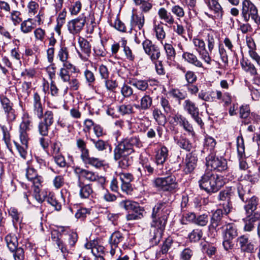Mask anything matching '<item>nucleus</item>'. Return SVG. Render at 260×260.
I'll return each mask as SVG.
<instances>
[{
  "mask_svg": "<svg viewBox=\"0 0 260 260\" xmlns=\"http://www.w3.org/2000/svg\"><path fill=\"white\" fill-rule=\"evenodd\" d=\"M134 152L123 139L118 143L114 149V159L118 160V166L122 169H127L133 162V158L130 155Z\"/></svg>",
  "mask_w": 260,
  "mask_h": 260,
  "instance_id": "f257e3e1",
  "label": "nucleus"
},
{
  "mask_svg": "<svg viewBox=\"0 0 260 260\" xmlns=\"http://www.w3.org/2000/svg\"><path fill=\"white\" fill-rule=\"evenodd\" d=\"M222 177L210 171H207L199 180L200 188L208 193L218 191L223 185Z\"/></svg>",
  "mask_w": 260,
  "mask_h": 260,
  "instance_id": "f03ea898",
  "label": "nucleus"
},
{
  "mask_svg": "<svg viewBox=\"0 0 260 260\" xmlns=\"http://www.w3.org/2000/svg\"><path fill=\"white\" fill-rule=\"evenodd\" d=\"M64 241L63 242L61 238L59 237L58 233L54 232L51 234L52 241L56 244L57 247L64 255L66 253H72L71 251L74 250L78 239L77 233L71 231L67 232L64 234Z\"/></svg>",
  "mask_w": 260,
  "mask_h": 260,
  "instance_id": "7ed1b4c3",
  "label": "nucleus"
},
{
  "mask_svg": "<svg viewBox=\"0 0 260 260\" xmlns=\"http://www.w3.org/2000/svg\"><path fill=\"white\" fill-rule=\"evenodd\" d=\"M223 238L222 245L228 251L234 248L233 240L238 237L239 233L237 224L233 222L226 223L221 227Z\"/></svg>",
  "mask_w": 260,
  "mask_h": 260,
  "instance_id": "20e7f679",
  "label": "nucleus"
},
{
  "mask_svg": "<svg viewBox=\"0 0 260 260\" xmlns=\"http://www.w3.org/2000/svg\"><path fill=\"white\" fill-rule=\"evenodd\" d=\"M119 205L128 211V214L126 216L127 220L141 219L146 213L144 208L140 207L138 203L131 200H123L120 202Z\"/></svg>",
  "mask_w": 260,
  "mask_h": 260,
  "instance_id": "39448f33",
  "label": "nucleus"
},
{
  "mask_svg": "<svg viewBox=\"0 0 260 260\" xmlns=\"http://www.w3.org/2000/svg\"><path fill=\"white\" fill-rule=\"evenodd\" d=\"M44 110L39 112V114H35L37 117L41 119L38 123V129L39 134L42 136H47L48 135L49 130L54 122V113L47 110L43 112Z\"/></svg>",
  "mask_w": 260,
  "mask_h": 260,
  "instance_id": "423d86ee",
  "label": "nucleus"
},
{
  "mask_svg": "<svg viewBox=\"0 0 260 260\" xmlns=\"http://www.w3.org/2000/svg\"><path fill=\"white\" fill-rule=\"evenodd\" d=\"M198 98L206 102H213L215 99H217L221 101L224 103V106H229L232 102V95L231 93L228 92L222 93L219 90H212L209 92L201 90L198 94Z\"/></svg>",
  "mask_w": 260,
  "mask_h": 260,
  "instance_id": "0eeeda50",
  "label": "nucleus"
},
{
  "mask_svg": "<svg viewBox=\"0 0 260 260\" xmlns=\"http://www.w3.org/2000/svg\"><path fill=\"white\" fill-rule=\"evenodd\" d=\"M152 182L154 187L163 191H173L178 187L176 178L174 175L157 177L154 179Z\"/></svg>",
  "mask_w": 260,
  "mask_h": 260,
  "instance_id": "6e6552de",
  "label": "nucleus"
},
{
  "mask_svg": "<svg viewBox=\"0 0 260 260\" xmlns=\"http://www.w3.org/2000/svg\"><path fill=\"white\" fill-rule=\"evenodd\" d=\"M242 6L241 15L245 21L247 22L251 19L256 23L260 22V18L258 16L257 9L250 0L243 1Z\"/></svg>",
  "mask_w": 260,
  "mask_h": 260,
  "instance_id": "1a4fd4ad",
  "label": "nucleus"
},
{
  "mask_svg": "<svg viewBox=\"0 0 260 260\" xmlns=\"http://www.w3.org/2000/svg\"><path fill=\"white\" fill-rule=\"evenodd\" d=\"M206 165L212 169L218 172H223L228 169L227 161L222 157L216 156L214 152H211L206 158Z\"/></svg>",
  "mask_w": 260,
  "mask_h": 260,
  "instance_id": "9d476101",
  "label": "nucleus"
},
{
  "mask_svg": "<svg viewBox=\"0 0 260 260\" xmlns=\"http://www.w3.org/2000/svg\"><path fill=\"white\" fill-rule=\"evenodd\" d=\"M143 49L152 62H155L160 57L161 53L159 47L153 44L149 39H145L142 42Z\"/></svg>",
  "mask_w": 260,
  "mask_h": 260,
  "instance_id": "9b49d317",
  "label": "nucleus"
},
{
  "mask_svg": "<svg viewBox=\"0 0 260 260\" xmlns=\"http://www.w3.org/2000/svg\"><path fill=\"white\" fill-rule=\"evenodd\" d=\"M182 107L184 111L190 115L199 125L203 124V121L199 115V108L194 102L190 99H186L182 104Z\"/></svg>",
  "mask_w": 260,
  "mask_h": 260,
  "instance_id": "f8f14e48",
  "label": "nucleus"
},
{
  "mask_svg": "<svg viewBox=\"0 0 260 260\" xmlns=\"http://www.w3.org/2000/svg\"><path fill=\"white\" fill-rule=\"evenodd\" d=\"M86 22V16L82 14L68 22V30L70 34L75 35L79 34L83 29Z\"/></svg>",
  "mask_w": 260,
  "mask_h": 260,
  "instance_id": "ddd939ff",
  "label": "nucleus"
},
{
  "mask_svg": "<svg viewBox=\"0 0 260 260\" xmlns=\"http://www.w3.org/2000/svg\"><path fill=\"white\" fill-rule=\"evenodd\" d=\"M209 12H205V14L208 17L213 19H220L222 17L223 11L218 2V0H206Z\"/></svg>",
  "mask_w": 260,
  "mask_h": 260,
  "instance_id": "4468645a",
  "label": "nucleus"
},
{
  "mask_svg": "<svg viewBox=\"0 0 260 260\" xmlns=\"http://www.w3.org/2000/svg\"><path fill=\"white\" fill-rule=\"evenodd\" d=\"M237 243L242 252L253 253L255 252L256 248L254 243L249 239L247 235H243L238 237L237 239Z\"/></svg>",
  "mask_w": 260,
  "mask_h": 260,
  "instance_id": "2eb2a0df",
  "label": "nucleus"
},
{
  "mask_svg": "<svg viewBox=\"0 0 260 260\" xmlns=\"http://www.w3.org/2000/svg\"><path fill=\"white\" fill-rule=\"evenodd\" d=\"M170 212L171 207L169 203L159 201L153 207L151 216L168 218Z\"/></svg>",
  "mask_w": 260,
  "mask_h": 260,
  "instance_id": "dca6fc26",
  "label": "nucleus"
},
{
  "mask_svg": "<svg viewBox=\"0 0 260 260\" xmlns=\"http://www.w3.org/2000/svg\"><path fill=\"white\" fill-rule=\"evenodd\" d=\"M74 172L78 178V181L84 179L90 182L96 181L98 175L95 172L81 168L78 166L74 167Z\"/></svg>",
  "mask_w": 260,
  "mask_h": 260,
  "instance_id": "f3484780",
  "label": "nucleus"
},
{
  "mask_svg": "<svg viewBox=\"0 0 260 260\" xmlns=\"http://www.w3.org/2000/svg\"><path fill=\"white\" fill-rule=\"evenodd\" d=\"M0 101L8 119L11 121L14 120L16 118V115L15 110L13 108V103L4 95H0Z\"/></svg>",
  "mask_w": 260,
  "mask_h": 260,
  "instance_id": "a211bd4d",
  "label": "nucleus"
},
{
  "mask_svg": "<svg viewBox=\"0 0 260 260\" xmlns=\"http://www.w3.org/2000/svg\"><path fill=\"white\" fill-rule=\"evenodd\" d=\"M198 158L195 154L189 153L186 155L183 162V171L185 174L192 173L197 166Z\"/></svg>",
  "mask_w": 260,
  "mask_h": 260,
  "instance_id": "6ab92c4d",
  "label": "nucleus"
},
{
  "mask_svg": "<svg viewBox=\"0 0 260 260\" xmlns=\"http://www.w3.org/2000/svg\"><path fill=\"white\" fill-rule=\"evenodd\" d=\"M78 43L80 51H78V54L82 60L87 61L90 55L91 45L87 40L81 37L78 38Z\"/></svg>",
  "mask_w": 260,
  "mask_h": 260,
  "instance_id": "aec40b11",
  "label": "nucleus"
},
{
  "mask_svg": "<svg viewBox=\"0 0 260 260\" xmlns=\"http://www.w3.org/2000/svg\"><path fill=\"white\" fill-rule=\"evenodd\" d=\"M260 219V213H255L253 215H246L243 219L244 222L243 231L251 232L255 229V222Z\"/></svg>",
  "mask_w": 260,
  "mask_h": 260,
  "instance_id": "412c9836",
  "label": "nucleus"
},
{
  "mask_svg": "<svg viewBox=\"0 0 260 260\" xmlns=\"http://www.w3.org/2000/svg\"><path fill=\"white\" fill-rule=\"evenodd\" d=\"M125 237L122 233L119 231L113 232L110 237L109 243L111 246L110 254L113 255L115 253V248L118 247V244L122 243Z\"/></svg>",
  "mask_w": 260,
  "mask_h": 260,
  "instance_id": "4be33fe9",
  "label": "nucleus"
},
{
  "mask_svg": "<svg viewBox=\"0 0 260 260\" xmlns=\"http://www.w3.org/2000/svg\"><path fill=\"white\" fill-rule=\"evenodd\" d=\"M76 70V68L73 64L66 63L62 64V67L60 69L58 75L63 82H69L71 78L70 74L75 73Z\"/></svg>",
  "mask_w": 260,
  "mask_h": 260,
  "instance_id": "5701e85b",
  "label": "nucleus"
},
{
  "mask_svg": "<svg viewBox=\"0 0 260 260\" xmlns=\"http://www.w3.org/2000/svg\"><path fill=\"white\" fill-rule=\"evenodd\" d=\"M244 206V209L246 215H253L255 213H259L255 211L257 208L259 203V199L255 196H253L245 202Z\"/></svg>",
  "mask_w": 260,
  "mask_h": 260,
  "instance_id": "b1692460",
  "label": "nucleus"
},
{
  "mask_svg": "<svg viewBox=\"0 0 260 260\" xmlns=\"http://www.w3.org/2000/svg\"><path fill=\"white\" fill-rule=\"evenodd\" d=\"M223 217V211L222 209H217L212 215L210 224L208 228L210 230H215L217 231V228L221 224L222 219Z\"/></svg>",
  "mask_w": 260,
  "mask_h": 260,
  "instance_id": "393cba45",
  "label": "nucleus"
},
{
  "mask_svg": "<svg viewBox=\"0 0 260 260\" xmlns=\"http://www.w3.org/2000/svg\"><path fill=\"white\" fill-rule=\"evenodd\" d=\"M26 177L27 179L31 181L35 187H39L42 182V178L38 175L37 171L29 167L26 169Z\"/></svg>",
  "mask_w": 260,
  "mask_h": 260,
  "instance_id": "a878e982",
  "label": "nucleus"
},
{
  "mask_svg": "<svg viewBox=\"0 0 260 260\" xmlns=\"http://www.w3.org/2000/svg\"><path fill=\"white\" fill-rule=\"evenodd\" d=\"M241 143H240L239 139L237 142V152L239 158V168L241 170H245L248 168L246 162L244 160L245 157V147L243 139L241 138Z\"/></svg>",
  "mask_w": 260,
  "mask_h": 260,
  "instance_id": "bb28decb",
  "label": "nucleus"
},
{
  "mask_svg": "<svg viewBox=\"0 0 260 260\" xmlns=\"http://www.w3.org/2000/svg\"><path fill=\"white\" fill-rule=\"evenodd\" d=\"M240 64L242 70L247 74L252 77L258 75V70L255 66L248 59L242 58L240 60Z\"/></svg>",
  "mask_w": 260,
  "mask_h": 260,
  "instance_id": "cd10ccee",
  "label": "nucleus"
},
{
  "mask_svg": "<svg viewBox=\"0 0 260 260\" xmlns=\"http://www.w3.org/2000/svg\"><path fill=\"white\" fill-rule=\"evenodd\" d=\"M151 217L152 219L150 223L151 228L164 232L167 222L168 218L151 216Z\"/></svg>",
  "mask_w": 260,
  "mask_h": 260,
  "instance_id": "c85d7f7f",
  "label": "nucleus"
},
{
  "mask_svg": "<svg viewBox=\"0 0 260 260\" xmlns=\"http://www.w3.org/2000/svg\"><path fill=\"white\" fill-rule=\"evenodd\" d=\"M168 156V150L165 146H162L158 151L155 156V162L160 170L162 169V166L166 162Z\"/></svg>",
  "mask_w": 260,
  "mask_h": 260,
  "instance_id": "c756f323",
  "label": "nucleus"
},
{
  "mask_svg": "<svg viewBox=\"0 0 260 260\" xmlns=\"http://www.w3.org/2000/svg\"><path fill=\"white\" fill-rule=\"evenodd\" d=\"M217 41L216 35L213 30H208L205 33L204 42L207 44L208 50L210 53H212Z\"/></svg>",
  "mask_w": 260,
  "mask_h": 260,
  "instance_id": "7c9ffc66",
  "label": "nucleus"
},
{
  "mask_svg": "<svg viewBox=\"0 0 260 260\" xmlns=\"http://www.w3.org/2000/svg\"><path fill=\"white\" fill-rule=\"evenodd\" d=\"M78 186L79 188V196L82 199L89 198L93 192L91 184H85L81 181H78Z\"/></svg>",
  "mask_w": 260,
  "mask_h": 260,
  "instance_id": "2f4dec72",
  "label": "nucleus"
},
{
  "mask_svg": "<svg viewBox=\"0 0 260 260\" xmlns=\"http://www.w3.org/2000/svg\"><path fill=\"white\" fill-rule=\"evenodd\" d=\"M182 58L189 63L199 68H203L202 62L192 53L183 51Z\"/></svg>",
  "mask_w": 260,
  "mask_h": 260,
  "instance_id": "473e14b6",
  "label": "nucleus"
},
{
  "mask_svg": "<svg viewBox=\"0 0 260 260\" xmlns=\"http://www.w3.org/2000/svg\"><path fill=\"white\" fill-rule=\"evenodd\" d=\"M8 214L11 217L13 224L16 226L17 223H20L22 221L23 215L21 212L15 207H10L8 210Z\"/></svg>",
  "mask_w": 260,
  "mask_h": 260,
  "instance_id": "72a5a7b5",
  "label": "nucleus"
},
{
  "mask_svg": "<svg viewBox=\"0 0 260 260\" xmlns=\"http://www.w3.org/2000/svg\"><path fill=\"white\" fill-rule=\"evenodd\" d=\"M6 245L10 251H14V249L18 247V238L15 234L10 233L5 238Z\"/></svg>",
  "mask_w": 260,
  "mask_h": 260,
  "instance_id": "f704fd0d",
  "label": "nucleus"
},
{
  "mask_svg": "<svg viewBox=\"0 0 260 260\" xmlns=\"http://www.w3.org/2000/svg\"><path fill=\"white\" fill-rule=\"evenodd\" d=\"M158 15L159 18L165 23L172 25L174 23L175 19L171 13L165 8H161L158 10Z\"/></svg>",
  "mask_w": 260,
  "mask_h": 260,
  "instance_id": "c9c22d12",
  "label": "nucleus"
},
{
  "mask_svg": "<svg viewBox=\"0 0 260 260\" xmlns=\"http://www.w3.org/2000/svg\"><path fill=\"white\" fill-rule=\"evenodd\" d=\"M32 21L33 19L32 18H28L26 20L22 21L20 23V29L22 33L27 34L32 32L36 25Z\"/></svg>",
  "mask_w": 260,
  "mask_h": 260,
  "instance_id": "e433bc0d",
  "label": "nucleus"
},
{
  "mask_svg": "<svg viewBox=\"0 0 260 260\" xmlns=\"http://www.w3.org/2000/svg\"><path fill=\"white\" fill-rule=\"evenodd\" d=\"M177 145L187 151H191L192 148V144L190 140L184 136H180L179 138L175 139Z\"/></svg>",
  "mask_w": 260,
  "mask_h": 260,
  "instance_id": "4c0bfd02",
  "label": "nucleus"
},
{
  "mask_svg": "<svg viewBox=\"0 0 260 260\" xmlns=\"http://www.w3.org/2000/svg\"><path fill=\"white\" fill-rule=\"evenodd\" d=\"M145 23V17L143 14H133L131 17V24L132 27L137 26L139 30H142Z\"/></svg>",
  "mask_w": 260,
  "mask_h": 260,
  "instance_id": "58836bf2",
  "label": "nucleus"
},
{
  "mask_svg": "<svg viewBox=\"0 0 260 260\" xmlns=\"http://www.w3.org/2000/svg\"><path fill=\"white\" fill-rule=\"evenodd\" d=\"M152 116L158 125H165L167 122V118L165 114L158 108H154L152 110Z\"/></svg>",
  "mask_w": 260,
  "mask_h": 260,
  "instance_id": "ea45409f",
  "label": "nucleus"
},
{
  "mask_svg": "<svg viewBox=\"0 0 260 260\" xmlns=\"http://www.w3.org/2000/svg\"><path fill=\"white\" fill-rule=\"evenodd\" d=\"M237 192L240 200L243 202L247 201L251 197L250 189L248 187H244L241 184L237 186Z\"/></svg>",
  "mask_w": 260,
  "mask_h": 260,
  "instance_id": "a19ab883",
  "label": "nucleus"
},
{
  "mask_svg": "<svg viewBox=\"0 0 260 260\" xmlns=\"http://www.w3.org/2000/svg\"><path fill=\"white\" fill-rule=\"evenodd\" d=\"M174 119L177 121L180 126H182L184 129L189 133L193 132V128L188 120L181 115H176Z\"/></svg>",
  "mask_w": 260,
  "mask_h": 260,
  "instance_id": "79ce46f5",
  "label": "nucleus"
},
{
  "mask_svg": "<svg viewBox=\"0 0 260 260\" xmlns=\"http://www.w3.org/2000/svg\"><path fill=\"white\" fill-rule=\"evenodd\" d=\"M163 233V232L151 229L149 240L151 246H154L158 245L162 238Z\"/></svg>",
  "mask_w": 260,
  "mask_h": 260,
  "instance_id": "37998d69",
  "label": "nucleus"
},
{
  "mask_svg": "<svg viewBox=\"0 0 260 260\" xmlns=\"http://www.w3.org/2000/svg\"><path fill=\"white\" fill-rule=\"evenodd\" d=\"M260 168L254 170H249L248 173L244 175L242 177L243 178V180L250 182L251 183L254 184L257 182L259 180V171Z\"/></svg>",
  "mask_w": 260,
  "mask_h": 260,
  "instance_id": "c03bdc74",
  "label": "nucleus"
},
{
  "mask_svg": "<svg viewBox=\"0 0 260 260\" xmlns=\"http://www.w3.org/2000/svg\"><path fill=\"white\" fill-rule=\"evenodd\" d=\"M32 108L34 114H39V112L43 110L41 96L38 92H35L33 95Z\"/></svg>",
  "mask_w": 260,
  "mask_h": 260,
  "instance_id": "a18cd8bd",
  "label": "nucleus"
},
{
  "mask_svg": "<svg viewBox=\"0 0 260 260\" xmlns=\"http://www.w3.org/2000/svg\"><path fill=\"white\" fill-rule=\"evenodd\" d=\"M32 126V117L28 113H24L22 117V121L19 125V128L29 131Z\"/></svg>",
  "mask_w": 260,
  "mask_h": 260,
  "instance_id": "49530a36",
  "label": "nucleus"
},
{
  "mask_svg": "<svg viewBox=\"0 0 260 260\" xmlns=\"http://www.w3.org/2000/svg\"><path fill=\"white\" fill-rule=\"evenodd\" d=\"M173 243V240L172 238H167L160 246V249L157 253V255L160 256L161 254H166L168 253L169 249L172 247Z\"/></svg>",
  "mask_w": 260,
  "mask_h": 260,
  "instance_id": "de8ad7c7",
  "label": "nucleus"
},
{
  "mask_svg": "<svg viewBox=\"0 0 260 260\" xmlns=\"http://www.w3.org/2000/svg\"><path fill=\"white\" fill-rule=\"evenodd\" d=\"M234 194V190L230 187L221 191L218 196L220 201L228 202L231 201V198Z\"/></svg>",
  "mask_w": 260,
  "mask_h": 260,
  "instance_id": "09e8293b",
  "label": "nucleus"
},
{
  "mask_svg": "<svg viewBox=\"0 0 260 260\" xmlns=\"http://www.w3.org/2000/svg\"><path fill=\"white\" fill-rule=\"evenodd\" d=\"M69 57L70 55L68 48L65 46H61L58 51L57 57L59 58V60L61 61L63 64H66V63H71L68 61Z\"/></svg>",
  "mask_w": 260,
  "mask_h": 260,
  "instance_id": "8fccbe9b",
  "label": "nucleus"
},
{
  "mask_svg": "<svg viewBox=\"0 0 260 260\" xmlns=\"http://www.w3.org/2000/svg\"><path fill=\"white\" fill-rule=\"evenodd\" d=\"M129 84L142 91H146L149 87L147 81L145 80L133 79L129 81Z\"/></svg>",
  "mask_w": 260,
  "mask_h": 260,
  "instance_id": "3c124183",
  "label": "nucleus"
},
{
  "mask_svg": "<svg viewBox=\"0 0 260 260\" xmlns=\"http://www.w3.org/2000/svg\"><path fill=\"white\" fill-rule=\"evenodd\" d=\"M124 140L131 148H134V146L137 148H141L143 146L142 142L140 140L139 136H133L131 137H127L124 139Z\"/></svg>",
  "mask_w": 260,
  "mask_h": 260,
  "instance_id": "603ef678",
  "label": "nucleus"
},
{
  "mask_svg": "<svg viewBox=\"0 0 260 260\" xmlns=\"http://www.w3.org/2000/svg\"><path fill=\"white\" fill-rule=\"evenodd\" d=\"M168 60H173L176 56V51L173 45L170 43H165L162 44Z\"/></svg>",
  "mask_w": 260,
  "mask_h": 260,
  "instance_id": "864d4df0",
  "label": "nucleus"
},
{
  "mask_svg": "<svg viewBox=\"0 0 260 260\" xmlns=\"http://www.w3.org/2000/svg\"><path fill=\"white\" fill-rule=\"evenodd\" d=\"M69 7V11L72 15H77L80 12L82 4L80 0L73 1Z\"/></svg>",
  "mask_w": 260,
  "mask_h": 260,
  "instance_id": "5fc2aeb1",
  "label": "nucleus"
},
{
  "mask_svg": "<svg viewBox=\"0 0 260 260\" xmlns=\"http://www.w3.org/2000/svg\"><path fill=\"white\" fill-rule=\"evenodd\" d=\"M9 19L14 26H17L22 22L21 13L17 10H12L10 13Z\"/></svg>",
  "mask_w": 260,
  "mask_h": 260,
  "instance_id": "6e6d98bb",
  "label": "nucleus"
},
{
  "mask_svg": "<svg viewBox=\"0 0 260 260\" xmlns=\"http://www.w3.org/2000/svg\"><path fill=\"white\" fill-rule=\"evenodd\" d=\"M152 105V98L148 94H145L140 100L141 110H147Z\"/></svg>",
  "mask_w": 260,
  "mask_h": 260,
  "instance_id": "4d7b16f0",
  "label": "nucleus"
},
{
  "mask_svg": "<svg viewBox=\"0 0 260 260\" xmlns=\"http://www.w3.org/2000/svg\"><path fill=\"white\" fill-rule=\"evenodd\" d=\"M46 200L48 203L53 206L57 211H59L61 209V203L56 199L53 193H49L46 197Z\"/></svg>",
  "mask_w": 260,
  "mask_h": 260,
  "instance_id": "13d9d810",
  "label": "nucleus"
},
{
  "mask_svg": "<svg viewBox=\"0 0 260 260\" xmlns=\"http://www.w3.org/2000/svg\"><path fill=\"white\" fill-rule=\"evenodd\" d=\"M90 141L94 145L95 148L99 151L106 150L108 147H110L107 141L101 139L95 140L90 139Z\"/></svg>",
  "mask_w": 260,
  "mask_h": 260,
  "instance_id": "bf43d9fd",
  "label": "nucleus"
},
{
  "mask_svg": "<svg viewBox=\"0 0 260 260\" xmlns=\"http://www.w3.org/2000/svg\"><path fill=\"white\" fill-rule=\"evenodd\" d=\"M126 41L122 39L121 41V46L123 48V52L124 53L126 58L129 60L133 61L135 58V56L133 53L131 49L127 46H126Z\"/></svg>",
  "mask_w": 260,
  "mask_h": 260,
  "instance_id": "052dcab7",
  "label": "nucleus"
},
{
  "mask_svg": "<svg viewBox=\"0 0 260 260\" xmlns=\"http://www.w3.org/2000/svg\"><path fill=\"white\" fill-rule=\"evenodd\" d=\"M216 144L215 140L211 137H207L205 139L204 151L209 150L210 153L214 152V150Z\"/></svg>",
  "mask_w": 260,
  "mask_h": 260,
  "instance_id": "680f3d73",
  "label": "nucleus"
},
{
  "mask_svg": "<svg viewBox=\"0 0 260 260\" xmlns=\"http://www.w3.org/2000/svg\"><path fill=\"white\" fill-rule=\"evenodd\" d=\"M203 236L202 230L196 229L193 230L188 235V238L191 242H198Z\"/></svg>",
  "mask_w": 260,
  "mask_h": 260,
  "instance_id": "e2e57ef3",
  "label": "nucleus"
},
{
  "mask_svg": "<svg viewBox=\"0 0 260 260\" xmlns=\"http://www.w3.org/2000/svg\"><path fill=\"white\" fill-rule=\"evenodd\" d=\"M1 128L3 132V139L7 147L11 151V136L10 132L8 128L5 125L1 126Z\"/></svg>",
  "mask_w": 260,
  "mask_h": 260,
  "instance_id": "0e129e2a",
  "label": "nucleus"
},
{
  "mask_svg": "<svg viewBox=\"0 0 260 260\" xmlns=\"http://www.w3.org/2000/svg\"><path fill=\"white\" fill-rule=\"evenodd\" d=\"M67 14V11L64 8L58 14V16L57 18V24L55 28L56 31L58 32H59L60 31V28L63 26V25L65 23Z\"/></svg>",
  "mask_w": 260,
  "mask_h": 260,
  "instance_id": "69168bd1",
  "label": "nucleus"
},
{
  "mask_svg": "<svg viewBox=\"0 0 260 260\" xmlns=\"http://www.w3.org/2000/svg\"><path fill=\"white\" fill-rule=\"evenodd\" d=\"M209 221V215L207 213H204L201 215H197L195 223L196 224L201 226H206Z\"/></svg>",
  "mask_w": 260,
  "mask_h": 260,
  "instance_id": "338daca9",
  "label": "nucleus"
},
{
  "mask_svg": "<svg viewBox=\"0 0 260 260\" xmlns=\"http://www.w3.org/2000/svg\"><path fill=\"white\" fill-rule=\"evenodd\" d=\"M154 30L157 39L160 41L161 44H163V40L166 37V32L163 26L160 25H155Z\"/></svg>",
  "mask_w": 260,
  "mask_h": 260,
  "instance_id": "774afa93",
  "label": "nucleus"
}]
</instances>
